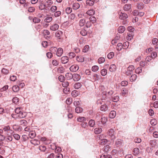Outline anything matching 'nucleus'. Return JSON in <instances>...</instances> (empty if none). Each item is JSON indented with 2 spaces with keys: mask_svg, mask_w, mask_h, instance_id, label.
<instances>
[{
  "mask_svg": "<svg viewBox=\"0 0 158 158\" xmlns=\"http://www.w3.org/2000/svg\"><path fill=\"white\" fill-rule=\"evenodd\" d=\"M22 108L21 107H18L16 108L15 110V112L17 114H12L11 115H13L15 116L14 117L13 116L12 117L13 118L18 117L20 118H25L27 115L26 113L22 111Z\"/></svg>",
  "mask_w": 158,
  "mask_h": 158,
  "instance_id": "f257e3e1",
  "label": "nucleus"
},
{
  "mask_svg": "<svg viewBox=\"0 0 158 158\" xmlns=\"http://www.w3.org/2000/svg\"><path fill=\"white\" fill-rule=\"evenodd\" d=\"M108 135L112 138L115 139V132L114 129L111 128L109 130L107 133Z\"/></svg>",
  "mask_w": 158,
  "mask_h": 158,
  "instance_id": "f03ea898",
  "label": "nucleus"
},
{
  "mask_svg": "<svg viewBox=\"0 0 158 158\" xmlns=\"http://www.w3.org/2000/svg\"><path fill=\"white\" fill-rule=\"evenodd\" d=\"M79 69V67L77 65L74 64L71 66L69 68L71 72H75L77 71Z\"/></svg>",
  "mask_w": 158,
  "mask_h": 158,
  "instance_id": "7ed1b4c3",
  "label": "nucleus"
},
{
  "mask_svg": "<svg viewBox=\"0 0 158 158\" xmlns=\"http://www.w3.org/2000/svg\"><path fill=\"white\" fill-rule=\"evenodd\" d=\"M60 60L62 63L66 64L69 61V58L67 56H64L61 57Z\"/></svg>",
  "mask_w": 158,
  "mask_h": 158,
  "instance_id": "20e7f679",
  "label": "nucleus"
},
{
  "mask_svg": "<svg viewBox=\"0 0 158 158\" xmlns=\"http://www.w3.org/2000/svg\"><path fill=\"white\" fill-rule=\"evenodd\" d=\"M128 18L127 15L125 13H123L122 12H121L119 14V17L120 19H125Z\"/></svg>",
  "mask_w": 158,
  "mask_h": 158,
  "instance_id": "39448f33",
  "label": "nucleus"
},
{
  "mask_svg": "<svg viewBox=\"0 0 158 158\" xmlns=\"http://www.w3.org/2000/svg\"><path fill=\"white\" fill-rule=\"evenodd\" d=\"M56 50V55L59 57L63 53V49L61 48H59Z\"/></svg>",
  "mask_w": 158,
  "mask_h": 158,
  "instance_id": "423d86ee",
  "label": "nucleus"
},
{
  "mask_svg": "<svg viewBox=\"0 0 158 158\" xmlns=\"http://www.w3.org/2000/svg\"><path fill=\"white\" fill-rule=\"evenodd\" d=\"M59 27V25L57 24H55L51 26L50 28L52 31H55L58 30Z\"/></svg>",
  "mask_w": 158,
  "mask_h": 158,
  "instance_id": "0eeeda50",
  "label": "nucleus"
},
{
  "mask_svg": "<svg viewBox=\"0 0 158 158\" xmlns=\"http://www.w3.org/2000/svg\"><path fill=\"white\" fill-rule=\"evenodd\" d=\"M73 80L74 81H77L79 80L81 78L80 76L78 74H74L73 75Z\"/></svg>",
  "mask_w": 158,
  "mask_h": 158,
  "instance_id": "6e6552de",
  "label": "nucleus"
},
{
  "mask_svg": "<svg viewBox=\"0 0 158 158\" xmlns=\"http://www.w3.org/2000/svg\"><path fill=\"white\" fill-rule=\"evenodd\" d=\"M139 153V150L138 148H135L133 150V154L134 156H137Z\"/></svg>",
  "mask_w": 158,
  "mask_h": 158,
  "instance_id": "1a4fd4ad",
  "label": "nucleus"
},
{
  "mask_svg": "<svg viewBox=\"0 0 158 158\" xmlns=\"http://www.w3.org/2000/svg\"><path fill=\"white\" fill-rule=\"evenodd\" d=\"M65 76L66 78L68 80L72 79L73 77V75L70 73H67Z\"/></svg>",
  "mask_w": 158,
  "mask_h": 158,
  "instance_id": "9d476101",
  "label": "nucleus"
},
{
  "mask_svg": "<svg viewBox=\"0 0 158 158\" xmlns=\"http://www.w3.org/2000/svg\"><path fill=\"white\" fill-rule=\"evenodd\" d=\"M100 109L101 111H105L108 110V107L106 104H103L101 105Z\"/></svg>",
  "mask_w": 158,
  "mask_h": 158,
  "instance_id": "9b49d317",
  "label": "nucleus"
},
{
  "mask_svg": "<svg viewBox=\"0 0 158 158\" xmlns=\"http://www.w3.org/2000/svg\"><path fill=\"white\" fill-rule=\"evenodd\" d=\"M134 34L133 32H129L127 33V40H130L133 38Z\"/></svg>",
  "mask_w": 158,
  "mask_h": 158,
  "instance_id": "f8f14e48",
  "label": "nucleus"
},
{
  "mask_svg": "<svg viewBox=\"0 0 158 158\" xmlns=\"http://www.w3.org/2000/svg\"><path fill=\"white\" fill-rule=\"evenodd\" d=\"M116 112L114 110H112L110 112L109 114V117L111 118H114L116 115Z\"/></svg>",
  "mask_w": 158,
  "mask_h": 158,
  "instance_id": "ddd939ff",
  "label": "nucleus"
},
{
  "mask_svg": "<svg viewBox=\"0 0 158 158\" xmlns=\"http://www.w3.org/2000/svg\"><path fill=\"white\" fill-rule=\"evenodd\" d=\"M76 60L79 62H82L84 61V58L81 56H77L76 57Z\"/></svg>",
  "mask_w": 158,
  "mask_h": 158,
  "instance_id": "4468645a",
  "label": "nucleus"
},
{
  "mask_svg": "<svg viewBox=\"0 0 158 158\" xmlns=\"http://www.w3.org/2000/svg\"><path fill=\"white\" fill-rule=\"evenodd\" d=\"M131 5L130 4H125L123 7V9L125 11L129 10L131 9Z\"/></svg>",
  "mask_w": 158,
  "mask_h": 158,
  "instance_id": "2eb2a0df",
  "label": "nucleus"
},
{
  "mask_svg": "<svg viewBox=\"0 0 158 158\" xmlns=\"http://www.w3.org/2000/svg\"><path fill=\"white\" fill-rule=\"evenodd\" d=\"M116 66L115 64H111L109 68V70L110 71L113 72L115 71L116 70Z\"/></svg>",
  "mask_w": 158,
  "mask_h": 158,
  "instance_id": "dca6fc26",
  "label": "nucleus"
},
{
  "mask_svg": "<svg viewBox=\"0 0 158 158\" xmlns=\"http://www.w3.org/2000/svg\"><path fill=\"white\" fill-rule=\"evenodd\" d=\"M120 36L119 35H116L114 40H112V44H114L117 43V41L119 39Z\"/></svg>",
  "mask_w": 158,
  "mask_h": 158,
  "instance_id": "f3484780",
  "label": "nucleus"
},
{
  "mask_svg": "<svg viewBox=\"0 0 158 158\" xmlns=\"http://www.w3.org/2000/svg\"><path fill=\"white\" fill-rule=\"evenodd\" d=\"M125 28L124 26H121L119 27L118 29V31L119 33H123L125 31Z\"/></svg>",
  "mask_w": 158,
  "mask_h": 158,
  "instance_id": "a211bd4d",
  "label": "nucleus"
},
{
  "mask_svg": "<svg viewBox=\"0 0 158 158\" xmlns=\"http://www.w3.org/2000/svg\"><path fill=\"white\" fill-rule=\"evenodd\" d=\"M80 7V4L78 3H74L72 6L74 10H77Z\"/></svg>",
  "mask_w": 158,
  "mask_h": 158,
  "instance_id": "6ab92c4d",
  "label": "nucleus"
},
{
  "mask_svg": "<svg viewBox=\"0 0 158 158\" xmlns=\"http://www.w3.org/2000/svg\"><path fill=\"white\" fill-rule=\"evenodd\" d=\"M102 130L101 128H96L94 130V132L96 134H99L101 133L102 132Z\"/></svg>",
  "mask_w": 158,
  "mask_h": 158,
  "instance_id": "aec40b11",
  "label": "nucleus"
},
{
  "mask_svg": "<svg viewBox=\"0 0 158 158\" xmlns=\"http://www.w3.org/2000/svg\"><path fill=\"white\" fill-rule=\"evenodd\" d=\"M12 89L13 91L15 92H18L19 89V87L18 85H15L12 88Z\"/></svg>",
  "mask_w": 158,
  "mask_h": 158,
  "instance_id": "412c9836",
  "label": "nucleus"
},
{
  "mask_svg": "<svg viewBox=\"0 0 158 158\" xmlns=\"http://www.w3.org/2000/svg\"><path fill=\"white\" fill-rule=\"evenodd\" d=\"M29 135L31 138H33L36 136V133L34 131H32L29 133Z\"/></svg>",
  "mask_w": 158,
  "mask_h": 158,
  "instance_id": "4be33fe9",
  "label": "nucleus"
},
{
  "mask_svg": "<svg viewBox=\"0 0 158 158\" xmlns=\"http://www.w3.org/2000/svg\"><path fill=\"white\" fill-rule=\"evenodd\" d=\"M95 121L94 120L91 119L89 121V125L91 127H94L95 125Z\"/></svg>",
  "mask_w": 158,
  "mask_h": 158,
  "instance_id": "5701e85b",
  "label": "nucleus"
},
{
  "mask_svg": "<svg viewBox=\"0 0 158 158\" xmlns=\"http://www.w3.org/2000/svg\"><path fill=\"white\" fill-rule=\"evenodd\" d=\"M57 49V48L55 47H52L50 48L49 51L52 53L55 54L56 53Z\"/></svg>",
  "mask_w": 158,
  "mask_h": 158,
  "instance_id": "b1692460",
  "label": "nucleus"
},
{
  "mask_svg": "<svg viewBox=\"0 0 158 158\" xmlns=\"http://www.w3.org/2000/svg\"><path fill=\"white\" fill-rule=\"evenodd\" d=\"M123 48V44L121 43H119L117 46V49L118 51H120Z\"/></svg>",
  "mask_w": 158,
  "mask_h": 158,
  "instance_id": "393cba45",
  "label": "nucleus"
},
{
  "mask_svg": "<svg viewBox=\"0 0 158 158\" xmlns=\"http://www.w3.org/2000/svg\"><path fill=\"white\" fill-rule=\"evenodd\" d=\"M10 127L8 126H4L2 128L3 131H4L6 133L9 130L10 128Z\"/></svg>",
  "mask_w": 158,
  "mask_h": 158,
  "instance_id": "a878e982",
  "label": "nucleus"
},
{
  "mask_svg": "<svg viewBox=\"0 0 158 158\" xmlns=\"http://www.w3.org/2000/svg\"><path fill=\"white\" fill-rule=\"evenodd\" d=\"M86 3L87 5L92 6L94 4V2L93 1L91 0H87L86 1Z\"/></svg>",
  "mask_w": 158,
  "mask_h": 158,
  "instance_id": "bb28decb",
  "label": "nucleus"
},
{
  "mask_svg": "<svg viewBox=\"0 0 158 158\" xmlns=\"http://www.w3.org/2000/svg\"><path fill=\"white\" fill-rule=\"evenodd\" d=\"M128 93V91L125 88H123L122 89V93L123 96L126 95Z\"/></svg>",
  "mask_w": 158,
  "mask_h": 158,
  "instance_id": "cd10ccee",
  "label": "nucleus"
},
{
  "mask_svg": "<svg viewBox=\"0 0 158 158\" xmlns=\"http://www.w3.org/2000/svg\"><path fill=\"white\" fill-rule=\"evenodd\" d=\"M75 112L77 113H81L83 111V109L80 107H77L75 109Z\"/></svg>",
  "mask_w": 158,
  "mask_h": 158,
  "instance_id": "c85d7f7f",
  "label": "nucleus"
},
{
  "mask_svg": "<svg viewBox=\"0 0 158 158\" xmlns=\"http://www.w3.org/2000/svg\"><path fill=\"white\" fill-rule=\"evenodd\" d=\"M81 83L79 82H78L74 84V87L75 89H78L81 87Z\"/></svg>",
  "mask_w": 158,
  "mask_h": 158,
  "instance_id": "c756f323",
  "label": "nucleus"
},
{
  "mask_svg": "<svg viewBox=\"0 0 158 158\" xmlns=\"http://www.w3.org/2000/svg\"><path fill=\"white\" fill-rule=\"evenodd\" d=\"M119 100V97L118 95L114 96L112 97V101L114 102H117Z\"/></svg>",
  "mask_w": 158,
  "mask_h": 158,
  "instance_id": "7c9ffc66",
  "label": "nucleus"
},
{
  "mask_svg": "<svg viewBox=\"0 0 158 158\" xmlns=\"http://www.w3.org/2000/svg\"><path fill=\"white\" fill-rule=\"evenodd\" d=\"M101 120V122L102 123V124L103 125H104L107 121V118L105 117H103L102 118Z\"/></svg>",
  "mask_w": 158,
  "mask_h": 158,
  "instance_id": "2f4dec72",
  "label": "nucleus"
},
{
  "mask_svg": "<svg viewBox=\"0 0 158 158\" xmlns=\"http://www.w3.org/2000/svg\"><path fill=\"white\" fill-rule=\"evenodd\" d=\"M87 31L85 29H83L80 31V34L83 36H85L87 34Z\"/></svg>",
  "mask_w": 158,
  "mask_h": 158,
  "instance_id": "473e14b6",
  "label": "nucleus"
},
{
  "mask_svg": "<svg viewBox=\"0 0 158 158\" xmlns=\"http://www.w3.org/2000/svg\"><path fill=\"white\" fill-rule=\"evenodd\" d=\"M20 124L21 125H22L23 126H26L27 124V122L25 120H21L19 121Z\"/></svg>",
  "mask_w": 158,
  "mask_h": 158,
  "instance_id": "72a5a7b5",
  "label": "nucleus"
},
{
  "mask_svg": "<svg viewBox=\"0 0 158 158\" xmlns=\"http://www.w3.org/2000/svg\"><path fill=\"white\" fill-rule=\"evenodd\" d=\"M86 13L89 15H93L95 13V11L93 10H90L87 11Z\"/></svg>",
  "mask_w": 158,
  "mask_h": 158,
  "instance_id": "f704fd0d",
  "label": "nucleus"
},
{
  "mask_svg": "<svg viewBox=\"0 0 158 158\" xmlns=\"http://www.w3.org/2000/svg\"><path fill=\"white\" fill-rule=\"evenodd\" d=\"M101 73L102 76H105L107 73V70L105 69H102L101 71Z\"/></svg>",
  "mask_w": 158,
  "mask_h": 158,
  "instance_id": "c9c22d12",
  "label": "nucleus"
},
{
  "mask_svg": "<svg viewBox=\"0 0 158 158\" xmlns=\"http://www.w3.org/2000/svg\"><path fill=\"white\" fill-rule=\"evenodd\" d=\"M137 76L136 74H134L132 75L131 76L130 78L131 81L132 82L134 81L135 80Z\"/></svg>",
  "mask_w": 158,
  "mask_h": 158,
  "instance_id": "e433bc0d",
  "label": "nucleus"
},
{
  "mask_svg": "<svg viewBox=\"0 0 158 158\" xmlns=\"http://www.w3.org/2000/svg\"><path fill=\"white\" fill-rule=\"evenodd\" d=\"M62 34L63 32L62 31H58L56 33V36L60 39V37L62 35Z\"/></svg>",
  "mask_w": 158,
  "mask_h": 158,
  "instance_id": "4c0bfd02",
  "label": "nucleus"
},
{
  "mask_svg": "<svg viewBox=\"0 0 158 158\" xmlns=\"http://www.w3.org/2000/svg\"><path fill=\"white\" fill-rule=\"evenodd\" d=\"M107 142L108 140L107 139H101L99 142V143L102 145H104Z\"/></svg>",
  "mask_w": 158,
  "mask_h": 158,
  "instance_id": "58836bf2",
  "label": "nucleus"
},
{
  "mask_svg": "<svg viewBox=\"0 0 158 158\" xmlns=\"http://www.w3.org/2000/svg\"><path fill=\"white\" fill-rule=\"evenodd\" d=\"M31 143L35 145H39L40 144V142L39 140L34 139L31 140Z\"/></svg>",
  "mask_w": 158,
  "mask_h": 158,
  "instance_id": "ea45409f",
  "label": "nucleus"
},
{
  "mask_svg": "<svg viewBox=\"0 0 158 158\" xmlns=\"http://www.w3.org/2000/svg\"><path fill=\"white\" fill-rule=\"evenodd\" d=\"M19 101V99L17 97H15L12 99V102L15 104L17 103Z\"/></svg>",
  "mask_w": 158,
  "mask_h": 158,
  "instance_id": "a19ab883",
  "label": "nucleus"
},
{
  "mask_svg": "<svg viewBox=\"0 0 158 158\" xmlns=\"http://www.w3.org/2000/svg\"><path fill=\"white\" fill-rule=\"evenodd\" d=\"M129 43L127 41L123 43V48L126 49L128 48L129 46Z\"/></svg>",
  "mask_w": 158,
  "mask_h": 158,
  "instance_id": "79ce46f5",
  "label": "nucleus"
},
{
  "mask_svg": "<svg viewBox=\"0 0 158 158\" xmlns=\"http://www.w3.org/2000/svg\"><path fill=\"white\" fill-rule=\"evenodd\" d=\"M85 21L84 19H81L79 21V25L80 26L82 27L85 24Z\"/></svg>",
  "mask_w": 158,
  "mask_h": 158,
  "instance_id": "37998d69",
  "label": "nucleus"
},
{
  "mask_svg": "<svg viewBox=\"0 0 158 158\" xmlns=\"http://www.w3.org/2000/svg\"><path fill=\"white\" fill-rule=\"evenodd\" d=\"M78 92L76 90H73L71 93V95L73 97H75L78 95Z\"/></svg>",
  "mask_w": 158,
  "mask_h": 158,
  "instance_id": "c03bdc74",
  "label": "nucleus"
},
{
  "mask_svg": "<svg viewBox=\"0 0 158 158\" xmlns=\"http://www.w3.org/2000/svg\"><path fill=\"white\" fill-rule=\"evenodd\" d=\"M144 7V4L143 3H140L138 4L137 8L138 9H142Z\"/></svg>",
  "mask_w": 158,
  "mask_h": 158,
  "instance_id": "a18cd8bd",
  "label": "nucleus"
},
{
  "mask_svg": "<svg viewBox=\"0 0 158 158\" xmlns=\"http://www.w3.org/2000/svg\"><path fill=\"white\" fill-rule=\"evenodd\" d=\"M52 20V17H47L44 19V21L46 23H49L51 22Z\"/></svg>",
  "mask_w": 158,
  "mask_h": 158,
  "instance_id": "49530a36",
  "label": "nucleus"
},
{
  "mask_svg": "<svg viewBox=\"0 0 158 158\" xmlns=\"http://www.w3.org/2000/svg\"><path fill=\"white\" fill-rule=\"evenodd\" d=\"M96 19L94 17H90L89 18V21L92 23H94L96 22Z\"/></svg>",
  "mask_w": 158,
  "mask_h": 158,
  "instance_id": "de8ad7c7",
  "label": "nucleus"
},
{
  "mask_svg": "<svg viewBox=\"0 0 158 158\" xmlns=\"http://www.w3.org/2000/svg\"><path fill=\"white\" fill-rule=\"evenodd\" d=\"M105 61V59L104 57H101L99 58L98 60V62L99 64L103 63Z\"/></svg>",
  "mask_w": 158,
  "mask_h": 158,
  "instance_id": "09e8293b",
  "label": "nucleus"
},
{
  "mask_svg": "<svg viewBox=\"0 0 158 158\" xmlns=\"http://www.w3.org/2000/svg\"><path fill=\"white\" fill-rule=\"evenodd\" d=\"M40 21V19L37 17H35L33 19V21L35 23H39Z\"/></svg>",
  "mask_w": 158,
  "mask_h": 158,
  "instance_id": "8fccbe9b",
  "label": "nucleus"
},
{
  "mask_svg": "<svg viewBox=\"0 0 158 158\" xmlns=\"http://www.w3.org/2000/svg\"><path fill=\"white\" fill-rule=\"evenodd\" d=\"M99 69V67L98 66L94 65L93 66L92 68V70L93 71L96 72Z\"/></svg>",
  "mask_w": 158,
  "mask_h": 158,
  "instance_id": "3c124183",
  "label": "nucleus"
},
{
  "mask_svg": "<svg viewBox=\"0 0 158 158\" xmlns=\"http://www.w3.org/2000/svg\"><path fill=\"white\" fill-rule=\"evenodd\" d=\"M110 147L109 145H106L104 146L103 148V151L105 152H107L110 148Z\"/></svg>",
  "mask_w": 158,
  "mask_h": 158,
  "instance_id": "603ef678",
  "label": "nucleus"
},
{
  "mask_svg": "<svg viewBox=\"0 0 158 158\" xmlns=\"http://www.w3.org/2000/svg\"><path fill=\"white\" fill-rule=\"evenodd\" d=\"M64 68L62 67H60L58 68L57 69V71L58 72L60 73H62L64 72Z\"/></svg>",
  "mask_w": 158,
  "mask_h": 158,
  "instance_id": "864d4df0",
  "label": "nucleus"
},
{
  "mask_svg": "<svg viewBox=\"0 0 158 158\" xmlns=\"http://www.w3.org/2000/svg\"><path fill=\"white\" fill-rule=\"evenodd\" d=\"M52 64L54 66H56L59 64V62L57 60H52Z\"/></svg>",
  "mask_w": 158,
  "mask_h": 158,
  "instance_id": "5fc2aeb1",
  "label": "nucleus"
},
{
  "mask_svg": "<svg viewBox=\"0 0 158 158\" xmlns=\"http://www.w3.org/2000/svg\"><path fill=\"white\" fill-rule=\"evenodd\" d=\"M85 120V118L84 117H79L77 118V121L80 122H82Z\"/></svg>",
  "mask_w": 158,
  "mask_h": 158,
  "instance_id": "6e6d98bb",
  "label": "nucleus"
},
{
  "mask_svg": "<svg viewBox=\"0 0 158 158\" xmlns=\"http://www.w3.org/2000/svg\"><path fill=\"white\" fill-rule=\"evenodd\" d=\"M114 53L113 52H110L108 54L107 57L109 59H111L114 56Z\"/></svg>",
  "mask_w": 158,
  "mask_h": 158,
  "instance_id": "4d7b16f0",
  "label": "nucleus"
},
{
  "mask_svg": "<svg viewBox=\"0 0 158 158\" xmlns=\"http://www.w3.org/2000/svg\"><path fill=\"white\" fill-rule=\"evenodd\" d=\"M1 72L3 74H7L9 73V71L7 69L5 68H3Z\"/></svg>",
  "mask_w": 158,
  "mask_h": 158,
  "instance_id": "13d9d810",
  "label": "nucleus"
},
{
  "mask_svg": "<svg viewBox=\"0 0 158 158\" xmlns=\"http://www.w3.org/2000/svg\"><path fill=\"white\" fill-rule=\"evenodd\" d=\"M65 11L67 14H70L72 11V9L70 7H67L65 10Z\"/></svg>",
  "mask_w": 158,
  "mask_h": 158,
  "instance_id": "bf43d9fd",
  "label": "nucleus"
},
{
  "mask_svg": "<svg viewBox=\"0 0 158 158\" xmlns=\"http://www.w3.org/2000/svg\"><path fill=\"white\" fill-rule=\"evenodd\" d=\"M61 14V11H57L54 13V15L55 17H57L60 16Z\"/></svg>",
  "mask_w": 158,
  "mask_h": 158,
  "instance_id": "052dcab7",
  "label": "nucleus"
},
{
  "mask_svg": "<svg viewBox=\"0 0 158 158\" xmlns=\"http://www.w3.org/2000/svg\"><path fill=\"white\" fill-rule=\"evenodd\" d=\"M13 136L14 138L17 140H19L20 139V136L18 134H14L13 135Z\"/></svg>",
  "mask_w": 158,
  "mask_h": 158,
  "instance_id": "680f3d73",
  "label": "nucleus"
},
{
  "mask_svg": "<svg viewBox=\"0 0 158 158\" xmlns=\"http://www.w3.org/2000/svg\"><path fill=\"white\" fill-rule=\"evenodd\" d=\"M49 31L47 30H44L42 33L44 35H48L50 34Z\"/></svg>",
  "mask_w": 158,
  "mask_h": 158,
  "instance_id": "e2e57ef3",
  "label": "nucleus"
},
{
  "mask_svg": "<svg viewBox=\"0 0 158 158\" xmlns=\"http://www.w3.org/2000/svg\"><path fill=\"white\" fill-rule=\"evenodd\" d=\"M89 48V47L88 45H85V46L84 48L83 49V52H87L88 51Z\"/></svg>",
  "mask_w": 158,
  "mask_h": 158,
  "instance_id": "0e129e2a",
  "label": "nucleus"
},
{
  "mask_svg": "<svg viewBox=\"0 0 158 158\" xmlns=\"http://www.w3.org/2000/svg\"><path fill=\"white\" fill-rule=\"evenodd\" d=\"M142 72V69L141 68H138L135 70L136 73L139 74Z\"/></svg>",
  "mask_w": 158,
  "mask_h": 158,
  "instance_id": "69168bd1",
  "label": "nucleus"
},
{
  "mask_svg": "<svg viewBox=\"0 0 158 158\" xmlns=\"http://www.w3.org/2000/svg\"><path fill=\"white\" fill-rule=\"evenodd\" d=\"M56 9L57 7L55 6H52L50 8L51 11L52 12H55V11L56 10Z\"/></svg>",
  "mask_w": 158,
  "mask_h": 158,
  "instance_id": "338daca9",
  "label": "nucleus"
},
{
  "mask_svg": "<svg viewBox=\"0 0 158 158\" xmlns=\"http://www.w3.org/2000/svg\"><path fill=\"white\" fill-rule=\"evenodd\" d=\"M69 85V83L67 81H65L64 82L62 83V85L63 87H66Z\"/></svg>",
  "mask_w": 158,
  "mask_h": 158,
  "instance_id": "774afa93",
  "label": "nucleus"
}]
</instances>
